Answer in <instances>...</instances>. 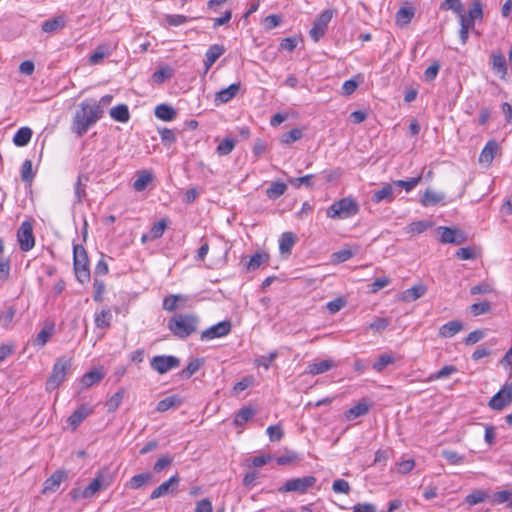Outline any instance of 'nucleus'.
Listing matches in <instances>:
<instances>
[{"label":"nucleus","instance_id":"nucleus-1","mask_svg":"<svg viewBox=\"0 0 512 512\" xmlns=\"http://www.w3.org/2000/svg\"><path fill=\"white\" fill-rule=\"evenodd\" d=\"M102 117V111L96 106V100L85 99L80 103L79 109L74 114L71 129L73 133L81 137Z\"/></svg>","mask_w":512,"mask_h":512},{"label":"nucleus","instance_id":"nucleus-2","mask_svg":"<svg viewBox=\"0 0 512 512\" xmlns=\"http://www.w3.org/2000/svg\"><path fill=\"white\" fill-rule=\"evenodd\" d=\"M199 318L192 313L175 314L168 321V329L174 336L180 339H186L198 329Z\"/></svg>","mask_w":512,"mask_h":512},{"label":"nucleus","instance_id":"nucleus-3","mask_svg":"<svg viewBox=\"0 0 512 512\" xmlns=\"http://www.w3.org/2000/svg\"><path fill=\"white\" fill-rule=\"evenodd\" d=\"M112 481L113 477L110 473L100 471L86 487L72 488L69 492V496L73 501L91 498L100 490L109 487L112 484Z\"/></svg>","mask_w":512,"mask_h":512},{"label":"nucleus","instance_id":"nucleus-4","mask_svg":"<svg viewBox=\"0 0 512 512\" xmlns=\"http://www.w3.org/2000/svg\"><path fill=\"white\" fill-rule=\"evenodd\" d=\"M359 212V204L352 197H344L333 202L326 210V215L331 219H347Z\"/></svg>","mask_w":512,"mask_h":512},{"label":"nucleus","instance_id":"nucleus-5","mask_svg":"<svg viewBox=\"0 0 512 512\" xmlns=\"http://www.w3.org/2000/svg\"><path fill=\"white\" fill-rule=\"evenodd\" d=\"M72 359L65 356L56 359L52 372L46 382V390L53 391L57 389L66 379L71 371Z\"/></svg>","mask_w":512,"mask_h":512},{"label":"nucleus","instance_id":"nucleus-6","mask_svg":"<svg viewBox=\"0 0 512 512\" xmlns=\"http://www.w3.org/2000/svg\"><path fill=\"white\" fill-rule=\"evenodd\" d=\"M74 271L79 282L84 283L90 279L89 260L86 250L81 245L73 247Z\"/></svg>","mask_w":512,"mask_h":512},{"label":"nucleus","instance_id":"nucleus-7","mask_svg":"<svg viewBox=\"0 0 512 512\" xmlns=\"http://www.w3.org/2000/svg\"><path fill=\"white\" fill-rule=\"evenodd\" d=\"M314 476H304L301 478H292L285 482V484L278 488L280 493L296 492L305 494L316 483Z\"/></svg>","mask_w":512,"mask_h":512},{"label":"nucleus","instance_id":"nucleus-8","mask_svg":"<svg viewBox=\"0 0 512 512\" xmlns=\"http://www.w3.org/2000/svg\"><path fill=\"white\" fill-rule=\"evenodd\" d=\"M17 241L23 252H28L34 247L35 238L33 235V225L31 221H24L21 223L17 231Z\"/></svg>","mask_w":512,"mask_h":512},{"label":"nucleus","instance_id":"nucleus-9","mask_svg":"<svg viewBox=\"0 0 512 512\" xmlns=\"http://www.w3.org/2000/svg\"><path fill=\"white\" fill-rule=\"evenodd\" d=\"M333 14L334 12L331 9L324 10L314 21L309 35L315 42H318L324 36Z\"/></svg>","mask_w":512,"mask_h":512},{"label":"nucleus","instance_id":"nucleus-10","mask_svg":"<svg viewBox=\"0 0 512 512\" xmlns=\"http://www.w3.org/2000/svg\"><path fill=\"white\" fill-rule=\"evenodd\" d=\"M512 403V382H506L489 401V407L493 410H502Z\"/></svg>","mask_w":512,"mask_h":512},{"label":"nucleus","instance_id":"nucleus-11","mask_svg":"<svg viewBox=\"0 0 512 512\" xmlns=\"http://www.w3.org/2000/svg\"><path fill=\"white\" fill-rule=\"evenodd\" d=\"M150 365L159 374H165L177 368L180 365V360L172 355H158L151 359Z\"/></svg>","mask_w":512,"mask_h":512},{"label":"nucleus","instance_id":"nucleus-12","mask_svg":"<svg viewBox=\"0 0 512 512\" xmlns=\"http://www.w3.org/2000/svg\"><path fill=\"white\" fill-rule=\"evenodd\" d=\"M232 329V324L229 320L221 321L201 332L200 339L202 341H210L216 338L227 336Z\"/></svg>","mask_w":512,"mask_h":512},{"label":"nucleus","instance_id":"nucleus-13","mask_svg":"<svg viewBox=\"0 0 512 512\" xmlns=\"http://www.w3.org/2000/svg\"><path fill=\"white\" fill-rule=\"evenodd\" d=\"M163 309L173 312L178 309L191 307V298L184 294H171L163 299Z\"/></svg>","mask_w":512,"mask_h":512},{"label":"nucleus","instance_id":"nucleus-14","mask_svg":"<svg viewBox=\"0 0 512 512\" xmlns=\"http://www.w3.org/2000/svg\"><path fill=\"white\" fill-rule=\"evenodd\" d=\"M441 232L440 235V242L443 244H462L466 242L467 237L466 235L457 228H451L446 226H440L437 229Z\"/></svg>","mask_w":512,"mask_h":512},{"label":"nucleus","instance_id":"nucleus-15","mask_svg":"<svg viewBox=\"0 0 512 512\" xmlns=\"http://www.w3.org/2000/svg\"><path fill=\"white\" fill-rule=\"evenodd\" d=\"M67 472L65 470L55 471L48 479L43 483L42 494L48 495L55 493L60 485L67 480Z\"/></svg>","mask_w":512,"mask_h":512},{"label":"nucleus","instance_id":"nucleus-16","mask_svg":"<svg viewBox=\"0 0 512 512\" xmlns=\"http://www.w3.org/2000/svg\"><path fill=\"white\" fill-rule=\"evenodd\" d=\"M94 411L93 406L89 404H81L77 409L68 417L67 423L75 430L89 415Z\"/></svg>","mask_w":512,"mask_h":512},{"label":"nucleus","instance_id":"nucleus-17","mask_svg":"<svg viewBox=\"0 0 512 512\" xmlns=\"http://www.w3.org/2000/svg\"><path fill=\"white\" fill-rule=\"evenodd\" d=\"M117 44L102 43L97 46L95 51L89 56L88 63L90 65H98L102 63L103 59L110 56L116 49Z\"/></svg>","mask_w":512,"mask_h":512},{"label":"nucleus","instance_id":"nucleus-18","mask_svg":"<svg viewBox=\"0 0 512 512\" xmlns=\"http://www.w3.org/2000/svg\"><path fill=\"white\" fill-rule=\"evenodd\" d=\"M241 84L233 83L226 88L221 89L215 94L214 103L215 105H221L228 103L233 99L239 92Z\"/></svg>","mask_w":512,"mask_h":512},{"label":"nucleus","instance_id":"nucleus-19","mask_svg":"<svg viewBox=\"0 0 512 512\" xmlns=\"http://www.w3.org/2000/svg\"><path fill=\"white\" fill-rule=\"evenodd\" d=\"M395 199L394 188L390 183H383L381 189L374 191L371 201L375 204L381 202L390 203Z\"/></svg>","mask_w":512,"mask_h":512},{"label":"nucleus","instance_id":"nucleus-20","mask_svg":"<svg viewBox=\"0 0 512 512\" xmlns=\"http://www.w3.org/2000/svg\"><path fill=\"white\" fill-rule=\"evenodd\" d=\"M179 483L178 475L170 477L167 481H164L157 488H155L150 494V499H157L173 492L174 488Z\"/></svg>","mask_w":512,"mask_h":512},{"label":"nucleus","instance_id":"nucleus-21","mask_svg":"<svg viewBox=\"0 0 512 512\" xmlns=\"http://www.w3.org/2000/svg\"><path fill=\"white\" fill-rule=\"evenodd\" d=\"M225 53V47L220 44L211 45L205 53L204 67L207 72L212 65Z\"/></svg>","mask_w":512,"mask_h":512},{"label":"nucleus","instance_id":"nucleus-22","mask_svg":"<svg viewBox=\"0 0 512 512\" xmlns=\"http://www.w3.org/2000/svg\"><path fill=\"white\" fill-rule=\"evenodd\" d=\"M444 199H445L444 193L428 188L425 190L423 196L421 197L420 203L424 207L435 206V205L443 202Z\"/></svg>","mask_w":512,"mask_h":512},{"label":"nucleus","instance_id":"nucleus-23","mask_svg":"<svg viewBox=\"0 0 512 512\" xmlns=\"http://www.w3.org/2000/svg\"><path fill=\"white\" fill-rule=\"evenodd\" d=\"M337 364L332 359H326L320 362L311 363L307 366L306 373L310 375H319L336 367Z\"/></svg>","mask_w":512,"mask_h":512},{"label":"nucleus","instance_id":"nucleus-24","mask_svg":"<svg viewBox=\"0 0 512 512\" xmlns=\"http://www.w3.org/2000/svg\"><path fill=\"white\" fill-rule=\"evenodd\" d=\"M498 151V144L496 141H488L484 148L482 149L479 162L481 164L490 165Z\"/></svg>","mask_w":512,"mask_h":512},{"label":"nucleus","instance_id":"nucleus-25","mask_svg":"<svg viewBox=\"0 0 512 512\" xmlns=\"http://www.w3.org/2000/svg\"><path fill=\"white\" fill-rule=\"evenodd\" d=\"M104 378V373L99 368H94L89 372L85 373L81 379L80 383L83 388H90L93 385L99 383Z\"/></svg>","mask_w":512,"mask_h":512},{"label":"nucleus","instance_id":"nucleus-26","mask_svg":"<svg viewBox=\"0 0 512 512\" xmlns=\"http://www.w3.org/2000/svg\"><path fill=\"white\" fill-rule=\"evenodd\" d=\"M463 329V324L459 320H452L443 324L439 328V336L442 338H451Z\"/></svg>","mask_w":512,"mask_h":512},{"label":"nucleus","instance_id":"nucleus-27","mask_svg":"<svg viewBox=\"0 0 512 512\" xmlns=\"http://www.w3.org/2000/svg\"><path fill=\"white\" fill-rule=\"evenodd\" d=\"M370 405L366 399H362L356 405L351 407L345 412L347 420H354L360 416H363L369 412Z\"/></svg>","mask_w":512,"mask_h":512},{"label":"nucleus","instance_id":"nucleus-28","mask_svg":"<svg viewBox=\"0 0 512 512\" xmlns=\"http://www.w3.org/2000/svg\"><path fill=\"white\" fill-rule=\"evenodd\" d=\"M17 309L15 306H8L4 310L0 311V327L4 330H10L13 328L14 317Z\"/></svg>","mask_w":512,"mask_h":512},{"label":"nucleus","instance_id":"nucleus-29","mask_svg":"<svg viewBox=\"0 0 512 512\" xmlns=\"http://www.w3.org/2000/svg\"><path fill=\"white\" fill-rule=\"evenodd\" d=\"M492 70L501 78L507 74V64L504 55L501 52H493L491 55Z\"/></svg>","mask_w":512,"mask_h":512},{"label":"nucleus","instance_id":"nucleus-30","mask_svg":"<svg viewBox=\"0 0 512 512\" xmlns=\"http://www.w3.org/2000/svg\"><path fill=\"white\" fill-rule=\"evenodd\" d=\"M483 17V9L480 1H474L468 11V14H465L464 11L461 14L460 19H464L466 21L471 22V25L474 26L475 20H481Z\"/></svg>","mask_w":512,"mask_h":512},{"label":"nucleus","instance_id":"nucleus-31","mask_svg":"<svg viewBox=\"0 0 512 512\" xmlns=\"http://www.w3.org/2000/svg\"><path fill=\"white\" fill-rule=\"evenodd\" d=\"M154 114L162 121H172L175 119L177 112L168 104H159L155 107Z\"/></svg>","mask_w":512,"mask_h":512},{"label":"nucleus","instance_id":"nucleus-32","mask_svg":"<svg viewBox=\"0 0 512 512\" xmlns=\"http://www.w3.org/2000/svg\"><path fill=\"white\" fill-rule=\"evenodd\" d=\"M110 117L121 123H127L130 119V113L126 104H119L110 109Z\"/></svg>","mask_w":512,"mask_h":512},{"label":"nucleus","instance_id":"nucleus-33","mask_svg":"<svg viewBox=\"0 0 512 512\" xmlns=\"http://www.w3.org/2000/svg\"><path fill=\"white\" fill-rule=\"evenodd\" d=\"M153 175L147 170H141L137 174V178L133 183V188L137 192H141L147 188L152 182Z\"/></svg>","mask_w":512,"mask_h":512},{"label":"nucleus","instance_id":"nucleus-34","mask_svg":"<svg viewBox=\"0 0 512 512\" xmlns=\"http://www.w3.org/2000/svg\"><path fill=\"white\" fill-rule=\"evenodd\" d=\"M415 11L412 7H401L395 16L396 24L403 27L408 25L414 17Z\"/></svg>","mask_w":512,"mask_h":512},{"label":"nucleus","instance_id":"nucleus-35","mask_svg":"<svg viewBox=\"0 0 512 512\" xmlns=\"http://www.w3.org/2000/svg\"><path fill=\"white\" fill-rule=\"evenodd\" d=\"M32 134L33 132L29 127H21L13 137V143L17 147L26 146L30 142Z\"/></svg>","mask_w":512,"mask_h":512},{"label":"nucleus","instance_id":"nucleus-36","mask_svg":"<svg viewBox=\"0 0 512 512\" xmlns=\"http://www.w3.org/2000/svg\"><path fill=\"white\" fill-rule=\"evenodd\" d=\"M112 313L109 309H102L95 313L94 321L97 328L107 329L111 325Z\"/></svg>","mask_w":512,"mask_h":512},{"label":"nucleus","instance_id":"nucleus-37","mask_svg":"<svg viewBox=\"0 0 512 512\" xmlns=\"http://www.w3.org/2000/svg\"><path fill=\"white\" fill-rule=\"evenodd\" d=\"M54 333V325L47 324L43 327V329L37 334L34 339L33 344L38 347H43L50 340Z\"/></svg>","mask_w":512,"mask_h":512},{"label":"nucleus","instance_id":"nucleus-38","mask_svg":"<svg viewBox=\"0 0 512 512\" xmlns=\"http://www.w3.org/2000/svg\"><path fill=\"white\" fill-rule=\"evenodd\" d=\"M152 477V474L149 472L137 474L127 482L126 486L134 490L139 489L149 483L152 480Z\"/></svg>","mask_w":512,"mask_h":512},{"label":"nucleus","instance_id":"nucleus-39","mask_svg":"<svg viewBox=\"0 0 512 512\" xmlns=\"http://www.w3.org/2000/svg\"><path fill=\"white\" fill-rule=\"evenodd\" d=\"M66 20L64 16H57L52 19H49L42 24V30L45 33H52L61 29L65 26Z\"/></svg>","mask_w":512,"mask_h":512},{"label":"nucleus","instance_id":"nucleus-40","mask_svg":"<svg viewBox=\"0 0 512 512\" xmlns=\"http://www.w3.org/2000/svg\"><path fill=\"white\" fill-rule=\"evenodd\" d=\"M296 237L292 232H285L281 235L279 240V250L282 254L290 253L294 246Z\"/></svg>","mask_w":512,"mask_h":512},{"label":"nucleus","instance_id":"nucleus-41","mask_svg":"<svg viewBox=\"0 0 512 512\" xmlns=\"http://www.w3.org/2000/svg\"><path fill=\"white\" fill-rule=\"evenodd\" d=\"M287 190V185L284 182H273L266 190V195L269 199L275 200L282 196Z\"/></svg>","mask_w":512,"mask_h":512},{"label":"nucleus","instance_id":"nucleus-42","mask_svg":"<svg viewBox=\"0 0 512 512\" xmlns=\"http://www.w3.org/2000/svg\"><path fill=\"white\" fill-rule=\"evenodd\" d=\"M181 404V399L177 395L168 396L160 400L157 404L158 412H165L173 407H177Z\"/></svg>","mask_w":512,"mask_h":512},{"label":"nucleus","instance_id":"nucleus-43","mask_svg":"<svg viewBox=\"0 0 512 512\" xmlns=\"http://www.w3.org/2000/svg\"><path fill=\"white\" fill-rule=\"evenodd\" d=\"M432 226H433V222H431V221H425V220L415 221V222L410 223L407 226V232L411 233L412 235H418V234L425 232L427 229L431 228Z\"/></svg>","mask_w":512,"mask_h":512},{"label":"nucleus","instance_id":"nucleus-44","mask_svg":"<svg viewBox=\"0 0 512 512\" xmlns=\"http://www.w3.org/2000/svg\"><path fill=\"white\" fill-rule=\"evenodd\" d=\"M426 293V287L422 284L414 285L404 292V299L406 301H415L421 298Z\"/></svg>","mask_w":512,"mask_h":512},{"label":"nucleus","instance_id":"nucleus-45","mask_svg":"<svg viewBox=\"0 0 512 512\" xmlns=\"http://www.w3.org/2000/svg\"><path fill=\"white\" fill-rule=\"evenodd\" d=\"M204 360L200 358L193 359L188 365L181 371V376L185 379L190 378L195 374L203 365Z\"/></svg>","mask_w":512,"mask_h":512},{"label":"nucleus","instance_id":"nucleus-46","mask_svg":"<svg viewBox=\"0 0 512 512\" xmlns=\"http://www.w3.org/2000/svg\"><path fill=\"white\" fill-rule=\"evenodd\" d=\"M237 141L233 138L223 139L217 146L216 152L220 156H226L230 154L236 146Z\"/></svg>","mask_w":512,"mask_h":512},{"label":"nucleus","instance_id":"nucleus-47","mask_svg":"<svg viewBox=\"0 0 512 512\" xmlns=\"http://www.w3.org/2000/svg\"><path fill=\"white\" fill-rule=\"evenodd\" d=\"M254 416V410L250 407H244L239 410L234 418L236 426H242Z\"/></svg>","mask_w":512,"mask_h":512},{"label":"nucleus","instance_id":"nucleus-48","mask_svg":"<svg viewBox=\"0 0 512 512\" xmlns=\"http://www.w3.org/2000/svg\"><path fill=\"white\" fill-rule=\"evenodd\" d=\"M489 497L488 493L482 490H475L465 497V502L470 506L484 502Z\"/></svg>","mask_w":512,"mask_h":512},{"label":"nucleus","instance_id":"nucleus-49","mask_svg":"<svg viewBox=\"0 0 512 512\" xmlns=\"http://www.w3.org/2000/svg\"><path fill=\"white\" fill-rule=\"evenodd\" d=\"M267 260V254L257 252L250 257V260L247 263V270L254 271L258 269L263 263L267 262Z\"/></svg>","mask_w":512,"mask_h":512},{"label":"nucleus","instance_id":"nucleus-50","mask_svg":"<svg viewBox=\"0 0 512 512\" xmlns=\"http://www.w3.org/2000/svg\"><path fill=\"white\" fill-rule=\"evenodd\" d=\"M303 137L302 130L299 128H294L281 136V143L285 145L292 144L295 141L300 140Z\"/></svg>","mask_w":512,"mask_h":512},{"label":"nucleus","instance_id":"nucleus-51","mask_svg":"<svg viewBox=\"0 0 512 512\" xmlns=\"http://www.w3.org/2000/svg\"><path fill=\"white\" fill-rule=\"evenodd\" d=\"M457 372V368L453 365H446L442 367L439 371L436 373H433L429 376L428 381H435L439 379H444L449 377L450 375Z\"/></svg>","mask_w":512,"mask_h":512},{"label":"nucleus","instance_id":"nucleus-52","mask_svg":"<svg viewBox=\"0 0 512 512\" xmlns=\"http://www.w3.org/2000/svg\"><path fill=\"white\" fill-rule=\"evenodd\" d=\"M512 497V490H502L495 492L491 496V503L493 505H501L503 503H509Z\"/></svg>","mask_w":512,"mask_h":512},{"label":"nucleus","instance_id":"nucleus-53","mask_svg":"<svg viewBox=\"0 0 512 512\" xmlns=\"http://www.w3.org/2000/svg\"><path fill=\"white\" fill-rule=\"evenodd\" d=\"M164 20L169 26L177 27L186 24L190 18L180 14H166Z\"/></svg>","mask_w":512,"mask_h":512},{"label":"nucleus","instance_id":"nucleus-54","mask_svg":"<svg viewBox=\"0 0 512 512\" xmlns=\"http://www.w3.org/2000/svg\"><path fill=\"white\" fill-rule=\"evenodd\" d=\"M421 181V176L413 177L408 180H396L393 185L403 188L406 192L412 191Z\"/></svg>","mask_w":512,"mask_h":512},{"label":"nucleus","instance_id":"nucleus-55","mask_svg":"<svg viewBox=\"0 0 512 512\" xmlns=\"http://www.w3.org/2000/svg\"><path fill=\"white\" fill-rule=\"evenodd\" d=\"M124 397V391L121 389L113 394L107 401L106 407L109 412L115 411L121 404Z\"/></svg>","mask_w":512,"mask_h":512},{"label":"nucleus","instance_id":"nucleus-56","mask_svg":"<svg viewBox=\"0 0 512 512\" xmlns=\"http://www.w3.org/2000/svg\"><path fill=\"white\" fill-rule=\"evenodd\" d=\"M394 362V358L390 354H382L378 360L373 364V369L380 373L382 372L389 364Z\"/></svg>","mask_w":512,"mask_h":512},{"label":"nucleus","instance_id":"nucleus-57","mask_svg":"<svg viewBox=\"0 0 512 512\" xmlns=\"http://www.w3.org/2000/svg\"><path fill=\"white\" fill-rule=\"evenodd\" d=\"M441 9L452 10L459 16V18L461 17V14L464 10L460 0H444V2L441 4Z\"/></svg>","mask_w":512,"mask_h":512},{"label":"nucleus","instance_id":"nucleus-58","mask_svg":"<svg viewBox=\"0 0 512 512\" xmlns=\"http://www.w3.org/2000/svg\"><path fill=\"white\" fill-rule=\"evenodd\" d=\"M172 76V69L168 66L161 67L153 73V80L156 83H163Z\"/></svg>","mask_w":512,"mask_h":512},{"label":"nucleus","instance_id":"nucleus-59","mask_svg":"<svg viewBox=\"0 0 512 512\" xmlns=\"http://www.w3.org/2000/svg\"><path fill=\"white\" fill-rule=\"evenodd\" d=\"M313 178H314V175L308 174V175L298 177V178H291V179H289V183L297 188H299L302 185L306 186L308 188H311L313 186V183H312Z\"/></svg>","mask_w":512,"mask_h":512},{"label":"nucleus","instance_id":"nucleus-60","mask_svg":"<svg viewBox=\"0 0 512 512\" xmlns=\"http://www.w3.org/2000/svg\"><path fill=\"white\" fill-rule=\"evenodd\" d=\"M166 226L167 225L165 220H160L155 223L150 229V238L153 240L161 238L164 234Z\"/></svg>","mask_w":512,"mask_h":512},{"label":"nucleus","instance_id":"nucleus-61","mask_svg":"<svg viewBox=\"0 0 512 512\" xmlns=\"http://www.w3.org/2000/svg\"><path fill=\"white\" fill-rule=\"evenodd\" d=\"M442 455L452 465H459L462 464L464 461L463 455H460L452 450H443Z\"/></svg>","mask_w":512,"mask_h":512},{"label":"nucleus","instance_id":"nucleus-62","mask_svg":"<svg viewBox=\"0 0 512 512\" xmlns=\"http://www.w3.org/2000/svg\"><path fill=\"white\" fill-rule=\"evenodd\" d=\"M389 326V321L386 318L376 317L368 326L369 329L375 332H382Z\"/></svg>","mask_w":512,"mask_h":512},{"label":"nucleus","instance_id":"nucleus-63","mask_svg":"<svg viewBox=\"0 0 512 512\" xmlns=\"http://www.w3.org/2000/svg\"><path fill=\"white\" fill-rule=\"evenodd\" d=\"M353 252L350 249H341L332 254V261L334 263H342L352 258Z\"/></svg>","mask_w":512,"mask_h":512},{"label":"nucleus","instance_id":"nucleus-64","mask_svg":"<svg viewBox=\"0 0 512 512\" xmlns=\"http://www.w3.org/2000/svg\"><path fill=\"white\" fill-rule=\"evenodd\" d=\"M491 309V305L489 302H481V303H474L470 306V312L474 316H479L482 314H485L489 312Z\"/></svg>","mask_w":512,"mask_h":512}]
</instances>
